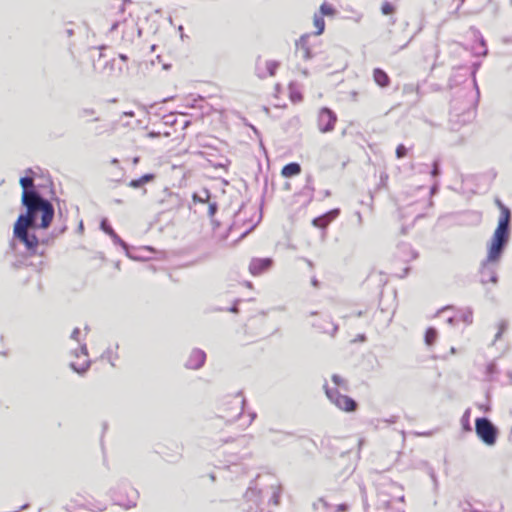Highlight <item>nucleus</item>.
I'll return each instance as SVG.
<instances>
[{"label": "nucleus", "instance_id": "nucleus-1", "mask_svg": "<svg viewBox=\"0 0 512 512\" xmlns=\"http://www.w3.org/2000/svg\"><path fill=\"white\" fill-rule=\"evenodd\" d=\"M21 203L26 212L19 215L14 224V238L23 243L27 251L31 254L36 253L39 240L35 234L29 233L28 229H46L52 223L55 215L53 204L41 193L34 195H22Z\"/></svg>", "mask_w": 512, "mask_h": 512}, {"label": "nucleus", "instance_id": "nucleus-2", "mask_svg": "<svg viewBox=\"0 0 512 512\" xmlns=\"http://www.w3.org/2000/svg\"><path fill=\"white\" fill-rule=\"evenodd\" d=\"M501 210L498 225L488 246V260L495 261L501 258L510 238L511 211L500 200H496Z\"/></svg>", "mask_w": 512, "mask_h": 512}, {"label": "nucleus", "instance_id": "nucleus-3", "mask_svg": "<svg viewBox=\"0 0 512 512\" xmlns=\"http://www.w3.org/2000/svg\"><path fill=\"white\" fill-rule=\"evenodd\" d=\"M475 432L479 439L487 446H493L499 434L498 428L486 417L475 420Z\"/></svg>", "mask_w": 512, "mask_h": 512}, {"label": "nucleus", "instance_id": "nucleus-4", "mask_svg": "<svg viewBox=\"0 0 512 512\" xmlns=\"http://www.w3.org/2000/svg\"><path fill=\"white\" fill-rule=\"evenodd\" d=\"M327 398L340 410L345 412H354L358 408V403L347 395H342L337 388H330L324 385Z\"/></svg>", "mask_w": 512, "mask_h": 512}, {"label": "nucleus", "instance_id": "nucleus-5", "mask_svg": "<svg viewBox=\"0 0 512 512\" xmlns=\"http://www.w3.org/2000/svg\"><path fill=\"white\" fill-rule=\"evenodd\" d=\"M245 398L242 393L238 392L235 396L224 403V415L223 418H227L228 421L236 420L244 411Z\"/></svg>", "mask_w": 512, "mask_h": 512}, {"label": "nucleus", "instance_id": "nucleus-6", "mask_svg": "<svg viewBox=\"0 0 512 512\" xmlns=\"http://www.w3.org/2000/svg\"><path fill=\"white\" fill-rule=\"evenodd\" d=\"M337 122V115L328 107H323L319 110L317 117L318 129L322 133L331 132Z\"/></svg>", "mask_w": 512, "mask_h": 512}, {"label": "nucleus", "instance_id": "nucleus-7", "mask_svg": "<svg viewBox=\"0 0 512 512\" xmlns=\"http://www.w3.org/2000/svg\"><path fill=\"white\" fill-rule=\"evenodd\" d=\"M498 260H495L497 262ZM494 261H489L488 258L483 262L480 275H481V283L486 284L488 282H491L493 284H496L498 281L497 273L495 267L492 265Z\"/></svg>", "mask_w": 512, "mask_h": 512}, {"label": "nucleus", "instance_id": "nucleus-8", "mask_svg": "<svg viewBox=\"0 0 512 512\" xmlns=\"http://www.w3.org/2000/svg\"><path fill=\"white\" fill-rule=\"evenodd\" d=\"M272 264L273 260L271 258H253L249 265V271L252 275L257 276L269 270Z\"/></svg>", "mask_w": 512, "mask_h": 512}, {"label": "nucleus", "instance_id": "nucleus-9", "mask_svg": "<svg viewBox=\"0 0 512 512\" xmlns=\"http://www.w3.org/2000/svg\"><path fill=\"white\" fill-rule=\"evenodd\" d=\"M34 172L31 168L26 170V175L20 178V185L22 187V195H34L40 193L34 185Z\"/></svg>", "mask_w": 512, "mask_h": 512}, {"label": "nucleus", "instance_id": "nucleus-10", "mask_svg": "<svg viewBox=\"0 0 512 512\" xmlns=\"http://www.w3.org/2000/svg\"><path fill=\"white\" fill-rule=\"evenodd\" d=\"M205 360H206V353L203 350L194 349L191 352L185 366L188 369H199L204 365Z\"/></svg>", "mask_w": 512, "mask_h": 512}, {"label": "nucleus", "instance_id": "nucleus-11", "mask_svg": "<svg viewBox=\"0 0 512 512\" xmlns=\"http://www.w3.org/2000/svg\"><path fill=\"white\" fill-rule=\"evenodd\" d=\"M309 37L310 36L308 34L302 35L296 42L297 52L300 53L304 60H309L312 58L311 50L308 45Z\"/></svg>", "mask_w": 512, "mask_h": 512}, {"label": "nucleus", "instance_id": "nucleus-12", "mask_svg": "<svg viewBox=\"0 0 512 512\" xmlns=\"http://www.w3.org/2000/svg\"><path fill=\"white\" fill-rule=\"evenodd\" d=\"M373 78L374 81L380 86V87H387L390 84V78L387 75V73L380 69L375 68L373 71Z\"/></svg>", "mask_w": 512, "mask_h": 512}, {"label": "nucleus", "instance_id": "nucleus-13", "mask_svg": "<svg viewBox=\"0 0 512 512\" xmlns=\"http://www.w3.org/2000/svg\"><path fill=\"white\" fill-rule=\"evenodd\" d=\"M301 173V166L299 163L291 162L286 164L281 171L283 177L290 178Z\"/></svg>", "mask_w": 512, "mask_h": 512}, {"label": "nucleus", "instance_id": "nucleus-14", "mask_svg": "<svg viewBox=\"0 0 512 512\" xmlns=\"http://www.w3.org/2000/svg\"><path fill=\"white\" fill-rule=\"evenodd\" d=\"M154 179H155V174L147 173V174L142 175L138 179H132L128 183V186L131 188H140L141 186H143L149 182H152Z\"/></svg>", "mask_w": 512, "mask_h": 512}, {"label": "nucleus", "instance_id": "nucleus-15", "mask_svg": "<svg viewBox=\"0 0 512 512\" xmlns=\"http://www.w3.org/2000/svg\"><path fill=\"white\" fill-rule=\"evenodd\" d=\"M268 432L272 435H274V438L272 439V442L273 443H280L281 441H283L285 438L287 437H291L293 436L294 434L292 432H285V431H280V430H276V429H273V428H270L268 430Z\"/></svg>", "mask_w": 512, "mask_h": 512}, {"label": "nucleus", "instance_id": "nucleus-16", "mask_svg": "<svg viewBox=\"0 0 512 512\" xmlns=\"http://www.w3.org/2000/svg\"><path fill=\"white\" fill-rule=\"evenodd\" d=\"M403 93L404 94H416L415 99L412 101L414 104H416L420 100V88L418 85L415 84H406L403 87Z\"/></svg>", "mask_w": 512, "mask_h": 512}, {"label": "nucleus", "instance_id": "nucleus-17", "mask_svg": "<svg viewBox=\"0 0 512 512\" xmlns=\"http://www.w3.org/2000/svg\"><path fill=\"white\" fill-rule=\"evenodd\" d=\"M436 339H437V330L435 328H433V327L428 328L426 330L425 336H424L425 343L428 346H431V345L434 344Z\"/></svg>", "mask_w": 512, "mask_h": 512}, {"label": "nucleus", "instance_id": "nucleus-18", "mask_svg": "<svg viewBox=\"0 0 512 512\" xmlns=\"http://www.w3.org/2000/svg\"><path fill=\"white\" fill-rule=\"evenodd\" d=\"M314 25L317 29V31L315 32V35L322 34L324 31V28H325V21H324L323 17L319 16V15H315L314 16Z\"/></svg>", "mask_w": 512, "mask_h": 512}, {"label": "nucleus", "instance_id": "nucleus-19", "mask_svg": "<svg viewBox=\"0 0 512 512\" xmlns=\"http://www.w3.org/2000/svg\"><path fill=\"white\" fill-rule=\"evenodd\" d=\"M327 325H323V326H317L323 333H328L330 334L331 336H334L336 334V332L338 331V325L336 324H333V323H329L327 322L326 323Z\"/></svg>", "mask_w": 512, "mask_h": 512}, {"label": "nucleus", "instance_id": "nucleus-20", "mask_svg": "<svg viewBox=\"0 0 512 512\" xmlns=\"http://www.w3.org/2000/svg\"><path fill=\"white\" fill-rule=\"evenodd\" d=\"M202 194H203V196L200 195V194L194 193L193 194V201L194 202H200V203L209 202L210 201V192H209V190L203 189L202 190Z\"/></svg>", "mask_w": 512, "mask_h": 512}, {"label": "nucleus", "instance_id": "nucleus-21", "mask_svg": "<svg viewBox=\"0 0 512 512\" xmlns=\"http://www.w3.org/2000/svg\"><path fill=\"white\" fill-rule=\"evenodd\" d=\"M278 67L279 62L277 61H265L266 73L269 76H274Z\"/></svg>", "mask_w": 512, "mask_h": 512}, {"label": "nucleus", "instance_id": "nucleus-22", "mask_svg": "<svg viewBox=\"0 0 512 512\" xmlns=\"http://www.w3.org/2000/svg\"><path fill=\"white\" fill-rule=\"evenodd\" d=\"M470 413H471V410L467 409L461 418V424L465 431L472 430L471 425H470Z\"/></svg>", "mask_w": 512, "mask_h": 512}, {"label": "nucleus", "instance_id": "nucleus-23", "mask_svg": "<svg viewBox=\"0 0 512 512\" xmlns=\"http://www.w3.org/2000/svg\"><path fill=\"white\" fill-rule=\"evenodd\" d=\"M255 71H256V75L260 79H264L267 76L266 69H265V62L262 63L260 60H258L256 63Z\"/></svg>", "mask_w": 512, "mask_h": 512}, {"label": "nucleus", "instance_id": "nucleus-24", "mask_svg": "<svg viewBox=\"0 0 512 512\" xmlns=\"http://www.w3.org/2000/svg\"><path fill=\"white\" fill-rule=\"evenodd\" d=\"M100 228L109 236H111L115 232L113 228L109 225L108 220L106 218L102 219L100 223Z\"/></svg>", "mask_w": 512, "mask_h": 512}, {"label": "nucleus", "instance_id": "nucleus-25", "mask_svg": "<svg viewBox=\"0 0 512 512\" xmlns=\"http://www.w3.org/2000/svg\"><path fill=\"white\" fill-rule=\"evenodd\" d=\"M90 367V361H86L81 367H77L74 363H71V368L78 374H84Z\"/></svg>", "mask_w": 512, "mask_h": 512}, {"label": "nucleus", "instance_id": "nucleus-26", "mask_svg": "<svg viewBox=\"0 0 512 512\" xmlns=\"http://www.w3.org/2000/svg\"><path fill=\"white\" fill-rule=\"evenodd\" d=\"M381 11L384 15H390L394 12V6L390 2L385 1L381 6Z\"/></svg>", "mask_w": 512, "mask_h": 512}, {"label": "nucleus", "instance_id": "nucleus-27", "mask_svg": "<svg viewBox=\"0 0 512 512\" xmlns=\"http://www.w3.org/2000/svg\"><path fill=\"white\" fill-rule=\"evenodd\" d=\"M332 381L333 383L338 386V387H344L346 388L347 386V382L346 380H344L341 376H339L338 374H334L332 375Z\"/></svg>", "mask_w": 512, "mask_h": 512}, {"label": "nucleus", "instance_id": "nucleus-28", "mask_svg": "<svg viewBox=\"0 0 512 512\" xmlns=\"http://www.w3.org/2000/svg\"><path fill=\"white\" fill-rule=\"evenodd\" d=\"M114 242V244H117V245H120L123 247V249L127 250L128 249V245L126 242H124L118 235L116 232H114L111 236H110Z\"/></svg>", "mask_w": 512, "mask_h": 512}, {"label": "nucleus", "instance_id": "nucleus-29", "mask_svg": "<svg viewBox=\"0 0 512 512\" xmlns=\"http://www.w3.org/2000/svg\"><path fill=\"white\" fill-rule=\"evenodd\" d=\"M138 498V492L136 490H132L131 498L129 499L128 504L125 505V508H132L136 506V500Z\"/></svg>", "mask_w": 512, "mask_h": 512}, {"label": "nucleus", "instance_id": "nucleus-30", "mask_svg": "<svg viewBox=\"0 0 512 512\" xmlns=\"http://www.w3.org/2000/svg\"><path fill=\"white\" fill-rule=\"evenodd\" d=\"M320 11L322 13V15H332L334 14V8L326 3H323L320 7Z\"/></svg>", "mask_w": 512, "mask_h": 512}, {"label": "nucleus", "instance_id": "nucleus-31", "mask_svg": "<svg viewBox=\"0 0 512 512\" xmlns=\"http://www.w3.org/2000/svg\"><path fill=\"white\" fill-rule=\"evenodd\" d=\"M462 321L464 323H466L467 325L471 324L472 321H473V316H472V310L471 309H467V311H465L463 314H462Z\"/></svg>", "mask_w": 512, "mask_h": 512}, {"label": "nucleus", "instance_id": "nucleus-32", "mask_svg": "<svg viewBox=\"0 0 512 512\" xmlns=\"http://www.w3.org/2000/svg\"><path fill=\"white\" fill-rule=\"evenodd\" d=\"M95 114V110L93 108H83L78 112L79 117L85 118L88 116H92Z\"/></svg>", "mask_w": 512, "mask_h": 512}, {"label": "nucleus", "instance_id": "nucleus-33", "mask_svg": "<svg viewBox=\"0 0 512 512\" xmlns=\"http://www.w3.org/2000/svg\"><path fill=\"white\" fill-rule=\"evenodd\" d=\"M407 154V148L403 144H399L396 148V157L403 158Z\"/></svg>", "mask_w": 512, "mask_h": 512}, {"label": "nucleus", "instance_id": "nucleus-34", "mask_svg": "<svg viewBox=\"0 0 512 512\" xmlns=\"http://www.w3.org/2000/svg\"><path fill=\"white\" fill-rule=\"evenodd\" d=\"M329 221L326 217H318L313 220V224L317 227H325Z\"/></svg>", "mask_w": 512, "mask_h": 512}, {"label": "nucleus", "instance_id": "nucleus-35", "mask_svg": "<svg viewBox=\"0 0 512 512\" xmlns=\"http://www.w3.org/2000/svg\"><path fill=\"white\" fill-rule=\"evenodd\" d=\"M440 173H441V171H440V162H439V160H435L433 162V165H432L431 175L433 177H437V176L440 175Z\"/></svg>", "mask_w": 512, "mask_h": 512}, {"label": "nucleus", "instance_id": "nucleus-36", "mask_svg": "<svg viewBox=\"0 0 512 512\" xmlns=\"http://www.w3.org/2000/svg\"><path fill=\"white\" fill-rule=\"evenodd\" d=\"M218 210V205L216 202H210L209 201V208H208V215L209 217H213Z\"/></svg>", "mask_w": 512, "mask_h": 512}, {"label": "nucleus", "instance_id": "nucleus-37", "mask_svg": "<svg viewBox=\"0 0 512 512\" xmlns=\"http://www.w3.org/2000/svg\"><path fill=\"white\" fill-rule=\"evenodd\" d=\"M506 327H507V324L506 322L502 321L500 324H499V330L497 332V334L495 335V339H494V342L499 340L503 334V332L506 330Z\"/></svg>", "mask_w": 512, "mask_h": 512}, {"label": "nucleus", "instance_id": "nucleus-38", "mask_svg": "<svg viewBox=\"0 0 512 512\" xmlns=\"http://www.w3.org/2000/svg\"><path fill=\"white\" fill-rule=\"evenodd\" d=\"M496 371H497V366L494 362H491L487 365V367H486L487 375H492V374L496 373Z\"/></svg>", "mask_w": 512, "mask_h": 512}, {"label": "nucleus", "instance_id": "nucleus-39", "mask_svg": "<svg viewBox=\"0 0 512 512\" xmlns=\"http://www.w3.org/2000/svg\"><path fill=\"white\" fill-rule=\"evenodd\" d=\"M459 506L463 512H469V510L473 509L472 504L469 501L461 502Z\"/></svg>", "mask_w": 512, "mask_h": 512}, {"label": "nucleus", "instance_id": "nucleus-40", "mask_svg": "<svg viewBox=\"0 0 512 512\" xmlns=\"http://www.w3.org/2000/svg\"><path fill=\"white\" fill-rule=\"evenodd\" d=\"M252 496H256V491L252 489L251 487L247 489L245 493V498H247L249 501L252 500Z\"/></svg>", "mask_w": 512, "mask_h": 512}, {"label": "nucleus", "instance_id": "nucleus-41", "mask_svg": "<svg viewBox=\"0 0 512 512\" xmlns=\"http://www.w3.org/2000/svg\"><path fill=\"white\" fill-rule=\"evenodd\" d=\"M79 334H80V329L79 328H75L72 331L71 338L78 341V335Z\"/></svg>", "mask_w": 512, "mask_h": 512}, {"label": "nucleus", "instance_id": "nucleus-42", "mask_svg": "<svg viewBox=\"0 0 512 512\" xmlns=\"http://www.w3.org/2000/svg\"><path fill=\"white\" fill-rule=\"evenodd\" d=\"M398 420V417L397 416H391L389 419H385L384 421L388 424H394L396 423Z\"/></svg>", "mask_w": 512, "mask_h": 512}, {"label": "nucleus", "instance_id": "nucleus-43", "mask_svg": "<svg viewBox=\"0 0 512 512\" xmlns=\"http://www.w3.org/2000/svg\"><path fill=\"white\" fill-rule=\"evenodd\" d=\"M348 509V506L346 504H340L337 507L338 511H346Z\"/></svg>", "mask_w": 512, "mask_h": 512}, {"label": "nucleus", "instance_id": "nucleus-44", "mask_svg": "<svg viewBox=\"0 0 512 512\" xmlns=\"http://www.w3.org/2000/svg\"><path fill=\"white\" fill-rule=\"evenodd\" d=\"M65 33H66L67 37H72L74 35V30L71 28H68L65 30Z\"/></svg>", "mask_w": 512, "mask_h": 512}, {"label": "nucleus", "instance_id": "nucleus-45", "mask_svg": "<svg viewBox=\"0 0 512 512\" xmlns=\"http://www.w3.org/2000/svg\"><path fill=\"white\" fill-rule=\"evenodd\" d=\"M80 352H81V354H83V355H86V356H87V354H88V353H87V347H86V345H85V344H83V345L81 346V348H80Z\"/></svg>", "mask_w": 512, "mask_h": 512}, {"label": "nucleus", "instance_id": "nucleus-46", "mask_svg": "<svg viewBox=\"0 0 512 512\" xmlns=\"http://www.w3.org/2000/svg\"><path fill=\"white\" fill-rule=\"evenodd\" d=\"M480 44H481V46H482V47L486 48V43H485V40H484L483 38H481V40H480ZM483 54H484V55H486V54H487V49H485V50L483 51Z\"/></svg>", "mask_w": 512, "mask_h": 512}, {"label": "nucleus", "instance_id": "nucleus-47", "mask_svg": "<svg viewBox=\"0 0 512 512\" xmlns=\"http://www.w3.org/2000/svg\"><path fill=\"white\" fill-rule=\"evenodd\" d=\"M357 340L364 342L366 340V336L364 334H360V335H358Z\"/></svg>", "mask_w": 512, "mask_h": 512}, {"label": "nucleus", "instance_id": "nucleus-48", "mask_svg": "<svg viewBox=\"0 0 512 512\" xmlns=\"http://www.w3.org/2000/svg\"><path fill=\"white\" fill-rule=\"evenodd\" d=\"M430 476H431L432 480L434 481V483H435V485H436V484H437V479H436V476H435L434 471H431V472H430Z\"/></svg>", "mask_w": 512, "mask_h": 512}, {"label": "nucleus", "instance_id": "nucleus-49", "mask_svg": "<svg viewBox=\"0 0 512 512\" xmlns=\"http://www.w3.org/2000/svg\"><path fill=\"white\" fill-rule=\"evenodd\" d=\"M312 285H313V286H315V287H318V285H319L318 280H317V279H315V278H314V279H312Z\"/></svg>", "mask_w": 512, "mask_h": 512}, {"label": "nucleus", "instance_id": "nucleus-50", "mask_svg": "<svg viewBox=\"0 0 512 512\" xmlns=\"http://www.w3.org/2000/svg\"><path fill=\"white\" fill-rule=\"evenodd\" d=\"M292 100L295 101V100H301V96L300 95H292Z\"/></svg>", "mask_w": 512, "mask_h": 512}, {"label": "nucleus", "instance_id": "nucleus-51", "mask_svg": "<svg viewBox=\"0 0 512 512\" xmlns=\"http://www.w3.org/2000/svg\"><path fill=\"white\" fill-rule=\"evenodd\" d=\"M481 409H484L485 412H488L490 410V407L489 406H482L480 405L479 406Z\"/></svg>", "mask_w": 512, "mask_h": 512}, {"label": "nucleus", "instance_id": "nucleus-52", "mask_svg": "<svg viewBox=\"0 0 512 512\" xmlns=\"http://www.w3.org/2000/svg\"><path fill=\"white\" fill-rule=\"evenodd\" d=\"M119 58L123 61H126L127 60V56L125 54H120L119 55Z\"/></svg>", "mask_w": 512, "mask_h": 512}, {"label": "nucleus", "instance_id": "nucleus-53", "mask_svg": "<svg viewBox=\"0 0 512 512\" xmlns=\"http://www.w3.org/2000/svg\"><path fill=\"white\" fill-rule=\"evenodd\" d=\"M237 310H238V309H237V306H236V305H234V306H232V307L230 308V311H231V312H237Z\"/></svg>", "mask_w": 512, "mask_h": 512}, {"label": "nucleus", "instance_id": "nucleus-54", "mask_svg": "<svg viewBox=\"0 0 512 512\" xmlns=\"http://www.w3.org/2000/svg\"><path fill=\"white\" fill-rule=\"evenodd\" d=\"M231 467L234 468L235 471H238L240 469L239 465L237 464H233Z\"/></svg>", "mask_w": 512, "mask_h": 512}, {"label": "nucleus", "instance_id": "nucleus-55", "mask_svg": "<svg viewBox=\"0 0 512 512\" xmlns=\"http://www.w3.org/2000/svg\"><path fill=\"white\" fill-rule=\"evenodd\" d=\"M138 162H139V157H134L133 164L136 165V164H138Z\"/></svg>", "mask_w": 512, "mask_h": 512}, {"label": "nucleus", "instance_id": "nucleus-56", "mask_svg": "<svg viewBox=\"0 0 512 512\" xmlns=\"http://www.w3.org/2000/svg\"><path fill=\"white\" fill-rule=\"evenodd\" d=\"M126 116H129V117H132L134 116V113L131 111V112H125L124 113Z\"/></svg>", "mask_w": 512, "mask_h": 512}, {"label": "nucleus", "instance_id": "nucleus-57", "mask_svg": "<svg viewBox=\"0 0 512 512\" xmlns=\"http://www.w3.org/2000/svg\"><path fill=\"white\" fill-rule=\"evenodd\" d=\"M338 213H339V211H338L337 209L332 210V211L330 212V214H333V215H337Z\"/></svg>", "mask_w": 512, "mask_h": 512}, {"label": "nucleus", "instance_id": "nucleus-58", "mask_svg": "<svg viewBox=\"0 0 512 512\" xmlns=\"http://www.w3.org/2000/svg\"><path fill=\"white\" fill-rule=\"evenodd\" d=\"M250 416H251V421H253L256 418V413L253 412L250 414Z\"/></svg>", "mask_w": 512, "mask_h": 512}, {"label": "nucleus", "instance_id": "nucleus-59", "mask_svg": "<svg viewBox=\"0 0 512 512\" xmlns=\"http://www.w3.org/2000/svg\"><path fill=\"white\" fill-rule=\"evenodd\" d=\"M83 228H84V227H83V222H80L79 227H78L79 231H82V230H83Z\"/></svg>", "mask_w": 512, "mask_h": 512}, {"label": "nucleus", "instance_id": "nucleus-60", "mask_svg": "<svg viewBox=\"0 0 512 512\" xmlns=\"http://www.w3.org/2000/svg\"><path fill=\"white\" fill-rule=\"evenodd\" d=\"M450 353H451V354H455V353H456V349H455L454 347H451V349H450Z\"/></svg>", "mask_w": 512, "mask_h": 512}, {"label": "nucleus", "instance_id": "nucleus-61", "mask_svg": "<svg viewBox=\"0 0 512 512\" xmlns=\"http://www.w3.org/2000/svg\"><path fill=\"white\" fill-rule=\"evenodd\" d=\"M65 230H66V226H64L63 228H61V229H60V231H59V233H60V234H62V233H64V232H65Z\"/></svg>", "mask_w": 512, "mask_h": 512}, {"label": "nucleus", "instance_id": "nucleus-62", "mask_svg": "<svg viewBox=\"0 0 512 512\" xmlns=\"http://www.w3.org/2000/svg\"><path fill=\"white\" fill-rule=\"evenodd\" d=\"M436 190H437V187H436V185H434V186L431 188V192H432V193H434Z\"/></svg>", "mask_w": 512, "mask_h": 512}, {"label": "nucleus", "instance_id": "nucleus-63", "mask_svg": "<svg viewBox=\"0 0 512 512\" xmlns=\"http://www.w3.org/2000/svg\"><path fill=\"white\" fill-rule=\"evenodd\" d=\"M507 376L512 380V371H509V372L507 373Z\"/></svg>", "mask_w": 512, "mask_h": 512}, {"label": "nucleus", "instance_id": "nucleus-64", "mask_svg": "<svg viewBox=\"0 0 512 512\" xmlns=\"http://www.w3.org/2000/svg\"><path fill=\"white\" fill-rule=\"evenodd\" d=\"M453 321H454V318H452V317H450V318L448 319V322H449L450 324H452V323H453Z\"/></svg>", "mask_w": 512, "mask_h": 512}]
</instances>
